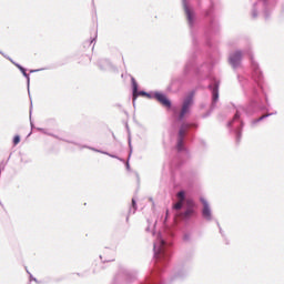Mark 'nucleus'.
<instances>
[{"label": "nucleus", "mask_w": 284, "mask_h": 284, "mask_svg": "<svg viewBox=\"0 0 284 284\" xmlns=\"http://www.w3.org/2000/svg\"><path fill=\"white\" fill-rule=\"evenodd\" d=\"M219 99V87H215L213 90V101H216Z\"/></svg>", "instance_id": "obj_12"}, {"label": "nucleus", "mask_w": 284, "mask_h": 284, "mask_svg": "<svg viewBox=\"0 0 284 284\" xmlns=\"http://www.w3.org/2000/svg\"><path fill=\"white\" fill-rule=\"evenodd\" d=\"M18 69H20V72H22L23 77H28V73L26 72V70L23 69V67H21L20 64H16Z\"/></svg>", "instance_id": "obj_16"}, {"label": "nucleus", "mask_w": 284, "mask_h": 284, "mask_svg": "<svg viewBox=\"0 0 284 284\" xmlns=\"http://www.w3.org/2000/svg\"><path fill=\"white\" fill-rule=\"evenodd\" d=\"M174 210H181V207H183V202L181 201H178L175 204H174Z\"/></svg>", "instance_id": "obj_15"}, {"label": "nucleus", "mask_w": 284, "mask_h": 284, "mask_svg": "<svg viewBox=\"0 0 284 284\" xmlns=\"http://www.w3.org/2000/svg\"><path fill=\"white\" fill-rule=\"evenodd\" d=\"M235 119H239V113H235Z\"/></svg>", "instance_id": "obj_19"}, {"label": "nucleus", "mask_w": 284, "mask_h": 284, "mask_svg": "<svg viewBox=\"0 0 284 284\" xmlns=\"http://www.w3.org/2000/svg\"><path fill=\"white\" fill-rule=\"evenodd\" d=\"M243 59V52L235 51L230 57V63L233 68H239L241 65V60Z\"/></svg>", "instance_id": "obj_2"}, {"label": "nucleus", "mask_w": 284, "mask_h": 284, "mask_svg": "<svg viewBox=\"0 0 284 284\" xmlns=\"http://www.w3.org/2000/svg\"><path fill=\"white\" fill-rule=\"evenodd\" d=\"M194 103V93H190L183 101L182 110L180 112V119H183L187 112H190V108Z\"/></svg>", "instance_id": "obj_1"}, {"label": "nucleus", "mask_w": 284, "mask_h": 284, "mask_svg": "<svg viewBox=\"0 0 284 284\" xmlns=\"http://www.w3.org/2000/svg\"><path fill=\"white\" fill-rule=\"evenodd\" d=\"M201 203L203 205V216L206 219V221H212V211L210 210V204H207V200L201 197Z\"/></svg>", "instance_id": "obj_3"}, {"label": "nucleus", "mask_w": 284, "mask_h": 284, "mask_svg": "<svg viewBox=\"0 0 284 284\" xmlns=\"http://www.w3.org/2000/svg\"><path fill=\"white\" fill-rule=\"evenodd\" d=\"M187 128H190V124H182L179 131V139H183L185 136V133L187 132Z\"/></svg>", "instance_id": "obj_9"}, {"label": "nucleus", "mask_w": 284, "mask_h": 284, "mask_svg": "<svg viewBox=\"0 0 284 284\" xmlns=\"http://www.w3.org/2000/svg\"><path fill=\"white\" fill-rule=\"evenodd\" d=\"M176 150H178V152H182V150H183V138H179Z\"/></svg>", "instance_id": "obj_11"}, {"label": "nucleus", "mask_w": 284, "mask_h": 284, "mask_svg": "<svg viewBox=\"0 0 284 284\" xmlns=\"http://www.w3.org/2000/svg\"><path fill=\"white\" fill-rule=\"evenodd\" d=\"M19 143H21V136L14 135V138H13V145H19Z\"/></svg>", "instance_id": "obj_13"}, {"label": "nucleus", "mask_w": 284, "mask_h": 284, "mask_svg": "<svg viewBox=\"0 0 284 284\" xmlns=\"http://www.w3.org/2000/svg\"><path fill=\"white\" fill-rule=\"evenodd\" d=\"M132 207L136 210V201L134 199H132Z\"/></svg>", "instance_id": "obj_17"}, {"label": "nucleus", "mask_w": 284, "mask_h": 284, "mask_svg": "<svg viewBox=\"0 0 284 284\" xmlns=\"http://www.w3.org/2000/svg\"><path fill=\"white\" fill-rule=\"evenodd\" d=\"M265 116H267V115L260 116L258 121H263V119H265Z\"/></svg>", "instance_id": "obj_18"}, {"label": "nucleus", "mask_w": 284, "mask_h": 284, "mask_svg": "<svg viewBox=\"0 0 284 284\" xmlns=\"http://www.w3.org/2000/svg\"><path fill=\"white\" fill-rule=\"evenodd\" d=\"M164 245H165V241H163V240L160 241L159 245H156V244L154 245V250H155V254H156L158 258H161V256H163V254L165 252Z\"/></svg>", "instance_id": "obj_6"}, {"label": "nucleus", "mask_w": 284, "mask_h": 284, "mask_svg": "<svg viewBox=\"0 0 284 284\" xmlns=\"http://www.w3.org/2000/svg\"><path fill=\"white\" fill-rule=\"evenodd\" d=\"M178 199L180 202L184 203L185 202V192L184 191H180L178 194H176Z\"/></svg>", "instance_id": "obj_10"}, {"label": "nucleus", "mask_w": 284, "mask_h": 284, "mask_svg": "<svg viewBox=\"0 0 284 284\" xmlns=\"http://www.w3.org/2000/svg\"><path fill=\"white\" fill-rule=\"evenodd\" d=\"M155 99L164 105V108H171L172 102L169 101L168 97L163 93H155Z\"/></svg>", "instance_id": "obj_4"}, {"label": "nucleus", "mask_w": 284, "mask_h": 284, "mask_svg": "<svg viewBox=\"0 0 284 284\" xmlns=\"http://www.w3.org/2000/svg\"><path fill=\"white\" fill-rule=\"evenodd\" d=\"M187 205L189 209L182 214L183 219H190L191 216L194 215V201L192 200H187Z\"/></svg>", "instance_id": "obj_5"}, {"label": "nucleus", "mask_w": 284, "mask_h": 284, "mask_svg": "<svg viewBox=\"0 0 284 284\" xmlns=\"http://www.w3.org/2000/svg\"><path fill=\"white\" fill-rule=\"evenodd\" d=\"M185 14H186V19H187L190 26H192V23H194V12H192L190 10V8L186 7L185 8Z\"/></svg>", "instance_id": "obj_8"}, {"label": "nucleus", "mask_w": 284, "mask_h": 284, "mask_svg": "<svg viewBox=\"0 0 284 284\" xmlns=\"http://www.w3.org/2000/svg\"><path fill=\"white\" fill-rule=\"evenodd\" d=\"M132 85H133V102H134L139 98V84L136 83V80L134 78H132Z\"/></svg>", "instance_id": "obj_7"}, {"label": "nucleus", "mask_w": 284, "mask_h": 284, "mask_svg": "<svg viewBox=\"0 0 284 284\" xmlns=\"http://www.w3.org/2000/svg\"><path fill=\"white\" fill-rule=\"evenodd\" d=\"M138 97H146V99H150V93H148L145 91H140V92H138Z\"/></svg>", "instance_id": "obj_14"}]
</instances>
